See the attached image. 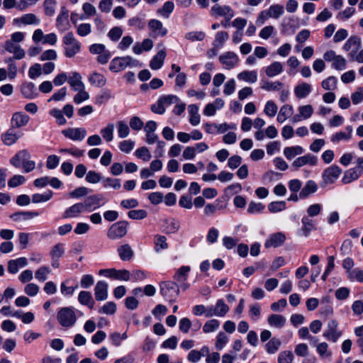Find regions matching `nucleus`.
<instances>
[{
    "instance_id": "40",
    "label": "nucleus",
    "mask_w": 363,
    "mask_h": 363,
    "mask_svg": "<svg viewBox=\"0 0 363 363\" xmlns=\"http://www.w3.org/2000/svg\"><path fill=\"white\" fill-rule=\"evenodd\" d=\"M361 174V172H358L356 168H352L347 170L342 179L343 184H350L353 181L357 180Z\"/></svg>"
},
{
    "instance_id": "57",
    "label": "nucleus",
    "mask_w": 363,
    "mask_h": 363,
    "mask_svg": "<svg viewBox=\"0 0 363 363\" xmlns=\"http://www.w3.org/2000/svg\"><path fill=\"white\" fill-rule=\"evenodd\" d=\"M294 356L291 351L284 350L281 352L277 358L278 363H291Z\"/></svg>"
},
{
    "instance_id": "42",
    "label": "nucleus",
    "mask_w": 363,
    "mask_h": 363,
    "mask_svg": "<svg viewBox=\"0 0 363 363\" xmlns=\"http://www.w3.org/2000/svg\"><path fill=\"white\" fill-rule=\"evenodd\" d=\"M190 114L189 121L192 125H197L200 123V115L199 114V107L195 104L189 105L188 107Z\"/></svg>"
},
{
    "instance_id": "44",
    "label": "nucleus",
    "mask_w": 363,
    "mask_h": 363,
    "mask_svg": "<svg viewBox=\"0 0 363 363\" xmlns=\"http://www.w3.org/2000/svg\"><path fill=\"white\" fill-rule=\"evenodd\" d=\"M214 308L217 317L225 316L230 310L229 306L224 302L223 299H219L217 301Z\"/></svg>"
},
{
    "instance_id": "43",
    "label": "nucleus",
    "mask_w": 363,
    "mask_h": 363,
    "mask_svg": "<svg viewBox=\"0 0 363 363\" xmlns=\"http://www.w3.org/2000/svg\"><path fill=\"white\" fill-rule=\"evenodd\" d=\"M283 86V84L279 81L269 82L268 80H262L261 89L267 91H279Z\"/></svg>"
},
{
    "instance_id": "45",
    "label": "nucleus",
    "mask_w": 363,
    "mask_h": 363,
    "mask_svg": "<svg viewBox=\"0 0 363 363\" xmlns=\"http://www.w3.org/2000/svg\"><path fill=\"white\" fill-rule=\"evenodd\" d=\"M115 125L112 123L107 124L106 127L102 128L100 131L103 138L108 143L111 142L113 139V131Z\"/></svg>"
},
{
    "instance_id": "16",
    "label": "nucleus",
    "mask_w": 363,
    "mask_h": 363,
    "mask_svg": "<svg viewBox=\"0 0 363 363\" xmlns=\"http://www.w3.org/2000/svg\"><path fill=\"white\" fill-rule=\"evenodd\" d=\"M211 14L215 16H223L229 21L233 17L234 12L229 6L216 4L211 8Z\"/></svg>"
},
{
    "instance_id": "34",
    "label": "nucleus",
    "mask_w": 363,
    "mask_h": 363,
    "mask_svg": "<svg viewBox=\"0 0 363 363\" xmlns=\"http://www.w3.org/2000/svg\"><path fill=\"white\" fill-rule=\"evenodd\" d=\"M78 301L82 305L86 306L91 309L94 308L95 303L91 294L86 291H82L79 294Z\"/></svg>"
},
{
    "instance_id": "58",
    "label": "nucleus",
    "mask_w": 363,
    "mask_h": 363,
    "mask_svg": "<svg viewBox=\"0 0 363 363\" xmlns=\"http://www.w3.org/2000/svg\"><path fill=\"white\" fill-rule=\"evenodd\" d=\"M154 242L156 251H159L160 249L165 250L168 247L167 238L164 235H156L154 238Z\"/></svg>"
},
{
    "instance_id": "59",
    "label": "nucleus",
    "mask_w": 363,
    "mask_h": 363,
    "mask_svg": "<svg viewBox=\"0 0 363 363\" xmlns=\"http://www.w3.org/2000/svg\"><path fill=\"white\" fill-rule=\"evenodd\" d=\"M286 202L284 201H273L269 203L268 209L271 213H278L286 209Z\"/></svg>"
},
{
    "instance_id": "17",
    "label": "nucleus",
    "mask_w": 363,
    "mask_h": 363,
    "mask_svg": "<svg viewBox=\"0 0 363 363\" xmlns=\"http://www.w3.org/2000/svg\"><path fill=\"white\" fill-rule=\"evenodd\" d=\"M219 60L227 69H233L239 62L238 55L233 52H226L220 55Z\"/></svg>"
},
{
    "instance_id": "6",
    "label": "nucleus",
    "mask_w": 363,
    "mask_h": 363,
    "mask_svg": "<svg viewBox=\"0 0 363 363\" xmlns=\"http://www.w3.org/2000/svg\"><path fill=\"white\" fill-rule=\"evenodd\" d=\"M138 62L130 56L117 57L113 58L109 65V69L113 72H119L124 70L127 67L134 66Z\"/></svg>"
},
{
    "instance_id": "7",
    "label": "nucleus",
    "mask_w": 363,
    "mask_h": 363,
    "mask_svg": "<svg viewBox=\"0 0 363 363\" xmlns=\"http://www.w3.org/2000/svg\"><path fill=\"white\" fill-rule=\"evenodd\" d=\"M128 223L127 221H118L108 229L107 237L111 240H118L123 238L127 233Z\"/></svg>"
},
{
    "instance_id": "27",
    "label": "nucleus",
    "mask_w": 363,
    "mask_h": 363,
    "mask_svg": "<svg viewBox=\"0 0 363 363\" xmlns=\"http://www.w3.org/2000/svg\"><path fill=\"white\" fill-rule=\"evenodd\" d=\"M166 52L164 49L160 50L151 60L150 67L152 69L157 70L160 69L166 57Z\"/></svg>"
},
{
    "instance_id": "22",
    "label": "nucleus",
    "mask_w": 363,
    "mask_h": 363,
    "mask_svg": "<svg viewBox=\"0 0 363 363\" xmlns=\"http://www.w3.org/2000/svg\"><path fill=\"white\" fill-rule=\"evenodd\" d=\"M68 84L74 91L85 88L84 84L82 82V77L77 72H72L69 74Z\"/></svg>"
},
{
    "instance_id": "35",
    "label": "nucleus",
    "mask_w": 363,
    "mask_h": 363,
    "mask_svg": "<svg viewBox=\"0 0 363 363\" xmlns=\"http://www.w3.org/2000/svg\"><path fill=\"white\" fill-rule=\"evenodd\" d=\"M281 341L279 338L274 337L271 338L264 345L266 352L269 354H275L280 348Z\"/></svg>"
},
{
    "instance_id": "56",
    "label": "nucleus",
    "mask_w": 363,
    "mask_h": 363,
    "mask_svg": "<svg viewBox=\"0 0 363 363\" xmlns=\"http://www.w3.org/2000/svg\"><path fill=\"white\" fill-rule=\"evenodd\" d=\"M220 326V322L216 319H211L205 323L203 326V331L209 333L216 331Z\"/></svg>"
},
{
    "instance_id": "49",
    "label": "nucleus",
    "mask_w": 363,
    "mask_h": 363,
    "mask_svg": "<svg viewBox=\"0 0 363 363\" xmlns=\"http://www.w3.org/2000/svg\"><path fill=\"white\" fill-rule=\"evenodd\" d=\"M103 186L104 188H112L113 189H119L121 187V179L107 177L102 179Z\"/></svg>"
},
{
    "instance_id": "12",
    "label": "nucleus",
    "mask_w": 363,
    "mask_h": 363,
    "mask_svg": "<svg viewBox=\"0 0 363 363\" xmlns=\"http://www.w3.org/2000/svg\"><path fill=\"white\" fill-rule=\"evenodd\" d=\"M65 252V244L57 243L54 245L50 252V255L51 257V265L54 268H58L60 267L59 259L61 258Z\"/></svg>"
},
{
    "instance_id": "9",
    "label": "nucleus",
    "mask_w": 363,
    "mask_h": 363,
    "mask_svg": "<svg viewBox=\"0 0 363 363\" xmlns=\"http://www.w3.org/2000/svg\"><path fill=\"white\" fill-rule=\"evenodd\" d=\"M100 275L106 277L113 278L118 280L128 281L130 279V272L126 269L117 270L116 269H105L99 271Z\"/></svg>"
},
{
    "instance_id": "48",
    "label": "nucleus",
    "mask_w": 363,
    "mask_h": 363,
    "mask_svg": "<svg viewBox=\"0 0 363 363\" xmlns=\"http://www.w3.org/2000/svg\"><path fill=\"white\" fill-rule=\"evenodd\" d=\"M228 34L225 31H220L216 34L215 40L213 45L216 48H220L224 45V43L228 40Z\"/></svg>"
},
{
    "instance_id": "47",
    "label": "nucleus",
    "mask_w": 363,
    "mask_h": 363,
    "mask_svg": "<svg viewBox=\"0 0 363 363\" xmlns=\"http://www.w3.org/2000/svg\"><path fill=\"white\" fill-rule=\"evenodd\" d=\"M174 9V4L172 1H166L163 6L157 10V13L164 16V18H169L170 13Z\"/></svg>"
},
{
    "instance_id": "64",
    "label": "nucleus",
    "mask_w": 363,
    "mask_h": 363,
    "mask_svg": "<svg viewBox=\"0 0 363 363\" xmlns=\"http://www.w3.org/2000/svg\"><path fill=\"white\" fill-rule=\"evenodd\" d=\"M123 35V29L121 27L115 26L112 28L108 33V37L112 41H118Z\"/></svg>"
},
{
    "instance_id": "62",
    "label": "nucleus",
    "mask_w": 363,
    "mask_h": 363,
    "mask_svg": "<svg viewBox=\"0 0 363 363\" xmlns=\"http://www.w3.org/2000/svg\"><path fill=\"white\" fill-rule=\"evenodd\" d=\"M113 98V95L111 94V91L108 89H104L103 90L100 94H99L96 97V104L101 105L111 99Z\"/></svg>"
},
{
    "instance_id": "54",
    "label": "nucleus",
    "mask_w": 363,
    "mask_h": 363,
    "mask_svg": "<svg viewBox=\"0 0 363 363\" xmlns=\"http://www.w3.org/2000/svg\"><path fill=\"white\" fill-rule=\"evenodd\" d=\"M50 272L48 267L42 266L35 271V279L39 281H44L48 279V276L50 274Z\"/></svg>"
},
{
    "instance_id": "37",
    "label": "nucleus",
    "mask_w": 363,
    "mask_h": 363,
    "mask_svg": "<svg viewBox=\"0 0 363 363\" xmlns=\"http://www.w3.org/2000/svg\"><path fill=\"white\" fill-rule=\"evenodd\" d=\"M283 71V66L279 62H274L265 69V73L269 77H273Z\"/></svg>"
},
{
    "instance_id": "53",
    "label": "nucleus",
    "mask_w": 363,
    "mask_h": 363,
    "mask_svg": "<svg viewBox=\"0 0 363 363\" xmlns=\"http://www.w3.org/2000/svg\"><path fill=\"white\" fill-rule=\"evenodd\" d=\"M118 135L120 138H125L130 133V128L128 124L123 121L117 122Z\"/></svg>"
},
{
    "instance_id": "50",
    "label": "nucleus",
    "mask_w": 363,
    "mask_h": 363,
    "mask_svg": "<svg viewBox=\"0 0 363 363\" xmlns=\"http://www.w3.org/2000/svg\"><path fill=\"white\" fill-rule=\"evenodd\" d=\"M52 195L53 193L52 191H47L43 194H34L32 196V201L35 203L45 202L50 200Z\"/></svg>"
},
{
    "instance_id": "33",
    "label": "nucleus",
    "mask_w": 363,
    "mask_h": 363,
    "mask_svg": "<svg viewBox=\"0 0 363 363\" xmlns=\"http://www.w3.org/2000/svg\"><path fill=\"white\" fill-rule=\"evenodd\" d=\"M39 216L37 211H18L10 216V218L15 221L31 219Z\"/></svg>"
},
{
    "instance_id": "39",
    "label": "nucleus",
    "mask_w": 363,
    "mask_h": 363,
    "mask_svg": "<svg viewBox=\"0 0 363 363\" xmlns=\"http://www.w3.org/2000/svg\"><path fill=\"white\" fill-rule=\"evenodd\" d=\"M267 321L271 326L281 328L285 325L286 318L281 315L272 314L268 317Z\"/></svg>"
},
{
    "instance_id": "8",
    "label": "nucleus",
    "mask_w": 363,
    "mask_h": 363,
    "mask_svg": "<svg viewBox=\"0 0 363 363\" xmlns=\"http://www.w3.org/2000/svg\"><path fill=\"white\" fill-rule=\"evenodd\" d=\"M82 203L85 211L91 212L104 206L106 199L102 194H96L88 196Z\"/></svg>"
},
{
    "instance_id": "10",
    "label": "nucleus",
    "mask_w": 363,
    "mask_h": 363,
    "mask_svg": "<svg viewBox=\"0 0 363 363\" xmlns=\"http://www.w3.org/2000/svg\"><path fill=\"white\" fill-rule=\"evenodd\" d=\"M62 135L74 141H82L86 135V130L84 128H68L62 130Z\"/></svg>"
},
{
    "instance_id": "55",
    "label": "nucleus",
    "mask_w": 363,
    "mask_h": 363,
    "mask_svg": "<svg viewBox=\"0 0 363 363\" xmlns=\"http://www.w3.org/2000/svg\"><path fill=\"white\" fill-rule=\"evenodd\" d=\"M135 156L143 160L145 162H148L151 158L152 155L147 147H140L138 148L135 152Z\"/></svg>"
},
{
    "instance_id": "26",
    "label": "nucleus",
    "mask_w": 363,
    "mask_h": 363,
    "mask_svg": "<svg viewBox=\"0 0 363 363\" xmlns=\"http://www.w3.org/2000/svg\"><path fill=\"white\" fill-rule=\"evenodd\" d=\"M362 46L361 38L357 35L350 36L343 46V49L346 51L354 50L357 52Z\"/></svg>"
},
{
    "instance_id": "13",
    "label": "nucleus",
    "mask_w": 363,
    "mask_h": 363,
    "mask_svg": "<svg viewBox=\"0 0 363 363\" xmlns=\"http://www.w3.org/2000/svg\"><path fill=\"white\" fill-rule=\"evenodd\" d=\"M148 28L151 32V36L164 37L167 33V29L163 26L162 23L157 19H151L147 24Z\"/></svg>"
},
{
    "instance_id": "14",
    "label": "nucleus",
    "mask_w": 363,
    "mask_h": 363,
    "mask_svg": "<svg viewBox=\"0 0 363 363\" xmlns=\"http://www.w3.org/2000/svg\"><path fill=\"white\" fill-rule=\"evenodd\" d=\"M286 239L285 234L281 232L270 234L264 242V247L266 248H277L282 245L286 241Z\"/></svg>"
},
{
    "instance_id": "23",
    "label": "nucleus",
    "mask_w": 363,
    "mask_h": 363,
    "mask_svg": "<svg viewBox=\"0 0 363 363\" xmlns=\"http://www.w3.org/2000/svg\"><path fill=\"white\" fill-rule=\"evenodd\" d=\"M29 116L22 112H16L11 118V126L14 128H19L25 126L29 121Z\"/></svg>"
},
{
    "instance_id": "4",
    "label": "nucleus",
    "mask_w": 363,
    "mask_h": 363,
    "mask_svg": "<svg viewBox=\"0 0 363 363\" xmlns=\"http://www.w3.org/2000/svg\"><path fill=\"white\" fill-rule=\"evenodd\" d=\"M59 323L65 328H69L77 321V315L74 311L70 307H64L59 310L57 315Z\"/></svg>"
},
{
    "instance_id": "1",
    "label": "nucleus",
    "mask_w": 363,
    "mask_h": 363,
    "mask_svg": "<svg viewBox=\"0 0 363 363\" xmlns=\"http://www.w3.org/2000/svg\"><path fill=\"white\" fill-rule=\"evenodd\" d=\"M30 155L26 150L18 152L11 160L10 163L15 167H20L22 164L23 171L28 173L35 167V162L30 160Z\"/></svg>"
},
{
    "instance_id": "2",
    "label": "nucleus",
    "mask_w": 363,
    "mask_h": 363,
    "mask_svg": "<svg viewBox=\"0 0 363 363\" xmlns=\"http://www.w3.org/2000/svg\"><path fill=\"white\" fill-rule=\"evenodd\" d=\"M65 45L64 54L67 57H73L81 50V43L72 32L67 33L62 38Z\"/></svg>"
},
{
    "instance_id": "29",
    "label": "nucleus",
    "mask_w": 363,
    "mask_h": 363,
    "mask_svg": "<svg viewBox=\"0 0 363 363\" xmlns=\"http://www.w3.org/2000/svg\"><path fill=\"white\" fill-rule=\"evenodd\" d=\"M294 113V108L291 105L284 104L280 108L277 120L279 123H283L287 118H290Z\"/></svg>"
},
{
    "instance_id": "31",
    "label": "nucleus",
    "mask_w": 363,
    "mask_h": 363,
    "mask_svg": "<svg viewBox=\"0 0 363 363\" xmlns=\"http://www.w3.org/2000/svg\"><path fill=\"white\" fill-rule=\"evenodd\" d=\"M21 93L23 96L32 99L38 96L35 84L32 82L25 83L21 86Z\"/></svg>"
},
{
    "instance_id": "46",
    "label": "nucleus",
    "mask_w": 363,
    "mask_h": 363,
    "mask_svg": "<svg viewBox=\"0 0 363 363\" xmlns=\"http://www.w3.org/2000/svg\"><path fill=\"white\" fill-rule=\"evenodd\" d=\"M19 136L12 129H9L2 135V141L6 145H11L16 142Z\"/></svg>"
},
{
    "instance_id": "36",
    "label": "nucleus",
    "mask_w": 363,
    "mask_h": 363,
    "mask_svg": "<svg viewBox=\"0 0 363 363\" xmlns=\"http://www.w3.org/2000/svg\"><path fill=\"white\" fill-rule=\"evenodd\" d=\"M318 189V186L313 180L308 181L303 188L301 189L299 197L300 199H306L310 194L315 193Z\"/></svg>"
},
{
    "instance_id": "25",
    "label": "nucleus",
    "mask_w": 363,
    "mask_h": 363,
    "mask_svg": "<svg viewBox=\"0 0 363 363\" xmlns=\"http://www.w3.org/2000/svg\"><path fill=\"white\" fill-rule=\"evenodd\" d=\"M312 91L311 85L306 82H301L294 88V94L298 99L306 98Z\"/></svg>"
},
{
    "instance_id": "5",
    "label": "nucleus",
    "mask_w": 363,
    "mask_h": 363,
    "mask_svg": "<svg viewBox=\"0 0 363 363\" xmlns=\"http://www.w3.org/2000/svg\"><path fill=\"white\" fill-rule=\"evenodd\" d=\"M342 173V169L337 165H331L323 170L322 173L321 186L334 184Z\"/></svg>"
},
{
    "instance_id": "41",
    "label": "nucleus",
    "mask_w": 363,
    "mask_h": 363,
    "mask_svg": "<svg viewBox=\"0 0 363 363\" xmlns=\"http://www.w3.org/2000/svg\"><path fill=\"white\" fill-rule=\"evenodd\" d=\"M304 152L301 146H292L285 147L284 150V155L288 160H291L296 155H301Z\"/></svg>"
},
{
    "instance_id": "11",
    "label": "nucleus",
    "mask_w": 363,
    "mask_h": 363,
    "mask_svg": "<svg viewBox=\"0 0 363 363\" xmlns=\"http://www.w3.org/2000/svg\"><path fill=\"white\" fill-rule=\"evenodd\" d=\"M337 322L335 320H329L327 329L323 332V337L329 341L335 342L341 336V332L337 330Z\"/></svg>"
},
{
    "instance_id": "30",
    "label": "nucleus",
    "mask_w": 363,
    "mask_h": 363,
    "mask_svg": "<svg viewBox=\"0 0 363 363\" xmlns=\"http://www.w3.org/2000/svg\"><path fill=\"white\" fill-rule=\"evenodd\" d=\"M190 271L191 267L189 266H182L179 268L174 275V282L177 284L186 282Z\"/></svg>"
},
{
    "instance_id": "20",
    "label": "nucleus",
    "mask_w": 363,
    "mask_h": 363,
    "mask_svg": "<svg viewBox=\"0 0 363 363\" xmlns=\"http://www.w3.org/2000/svg\"><path fill=\"white\" fill-rule=\"evenodd\" d=\"M85 211L82 202L77 203L67 208L62 214L63 218H72L79 216L81 213Z\"/></svg>"
},
{
    "instance_id": "18",
    "label": "nucleus",
    "mask_w": 363,
    "mask_h": 363,
    "mask_svg": "<svg viewBox=\"0 0 363 363\" xmlns=\"http://www.w3.org/2000/svg\"><path fill=\"white\" fill-rule=\"evenodd\" d=\"M68 16L69 11L65 6H62L56 19V26L59 30L64 32L70 28Z\"/></svg>"
},
{
    "instance_id": "28",
    "label": "nucleus",
    "mask_w": 363,
    "mask_h": 363,
    "mask_svg": "<svg viewBox=\"0 0 363 363\" xmlns=\"http://www.w3.org/2000/svg\"><path fill=\"white\" fill-rule=\"evenodd\" d=\"M89 82L91 85L101 88L106 84L107 80L102 74L94 72L89 75Z\"/></svg>"
},
{
    "instance_id": "51",
    "label": "nucleus",
    "mask_w": 363,
    "mask_h": 363,
    "mask_svg": "<svg viewBox=\"0 0 363 363\" xmlns=\"http://www.w3.org/2000/svg\"><path fill=\"white\" fill-rule=\"evenodd\" d=\"M14 21H20L21 23L26 25H38L40 23V20L37 18L36 16L33 13L24 14L21 17L20 19H15Z\"/></svg>"
},
{
    "instance_id": "32",
    "label": "nucleus",
    "mask_w": 363,
    "mask_h": 363,
    "mask_svg": "<svg viewBox=\"0 0 363 363\" xmlns=\"http://www.w3.org/2000/svg\"><path fill=\"white\" fill-rule=\"evenodd\" d=\"M117 252L120 258L123 261L130 260L134 255L133 250L128 244H125L118 247L117 249Z\"/></svg>"
},
{
    "instance_id": "21",
    "label": "nucleus",
    "mask_w": 363,
    "mask_h": 363,
    "mask_svg": "<svg viewBox=\"0 0 363 363\" xmlns=\"http://www.w3.org/2000/svg\"><path fill=\"white\" fill-rule=\"evenodd\" d=\"M108 284L104 281H99L94 287L95 298L98 301H105L108 298Z\"/></svg>"
},
{
    "instance_id": "38",
    "label": "nucleus",
    "mask_w": 363,
    "mask_h": 363,
    "mask_svg": "<svg viewBox=\"0 0 363 363\" xmlns=\"http://www.w3.org/2000/svg\"><path fill=\"white\" fill-rule=\"evenodd\" d=\"M240 80H243L246 82L253 84L257 80V74L255 70L252 71H243L239 73L237 76Z\"/></svg>"
},
{
    "instance_id": "19",
    "label": "nucleus",
    "mask_w": 363,
    "mask_h": 363,
    "mask_svg": "<svg viewBox=\"0 0 363 363\" xmlns=\"http://www.w3.org/2000/svg\"><path fill=\"white\" fill-rule=\"evenodd\" d=\"M302 228L298 232V235L308 237L311 232L316 229L314 220L308 216H303L301 219Z\"/></svg>"
},
{
    "instance_id": "3",
    "label": "nucleus",
    "mask_w": 363,
    "mask_h": 363,
    "mask_svg": "<svg viewBox=\"0 0 363 363\" xmlns=\"http://www.w3.org/2000/svg\"><path fill=\"white\" fill-rule=\"evenodd\" d=\"M161 295L164 299L172 302L179 296L180 288L178 284L172 281H162L160 284Z\"/></svg>"
},
{
    "instance_id": "24",
    "label": "nucleus",
    "mask_w": 363,
    "mask_h": 363,
    "mask_svg": "<svg viewBox=\"0 0 363 363\" xmlns=\"http://www.w3.org/2000/svg\"><path fill=\"white\" fill-rule=\"evenodd\" d=\"M28 260L26 257H19L16 259L9 260L8 262V271L11 274H16L19 268L27 266Z\"/></svg>"
},
{
    "instance_id": "15",
    "label": "nucleus",
    "mask_w": 363,
    "mask_h": 363,
    "mask_svg": "<svg viewBox=\"0 0 363 363\" xmlns=\"http://www.w3.org/2000/svg\"><path fill=\"white\" fill-rule=\"evenodd\" d=\"M318 163V158L316 156L311 154H306L296 158L292 163L291 167L295 169H298L304 165L309 164L315 166Z\"/></svg>"
},
{
    "instance_id": "60",
    "label": "nucleus",
    "mask_w": 363,
    "mask_h": 363,
    "mask_svg": "<svg viewBox=\"0 0 363 363\" xmlns=\"http://www.w3.org/2000/svg\"><path fill=\"white\" fill-rule=\"evenodd\" d=\"M337 78L331 76L323 80L321 86L325 90H334L337 88Z\"/></svg>"
},
{
    "instance_id": "63",
    "label": "nucleus",
    "mask_w": 363,
    "mask_h": 363,
    "mask_svg": "<svg viewBox=\"0 0 363 363\" xmlns=\"http://www.w3.org/2000/svg\"><path fill=\"white\" fill-rule=\"evenodd\" d=\"M278 107L273 101H267L264 112L269 117H274L277 113Z\"/></svg>"
},
{
    "instance_id": "61",
    "label": "nucleus",
    "mask_w": 363,
    "mask_h": 363,
    "mask_svg": "<svg viewBox=\"0 0 363 363\" xmlns=\"http://www.w3.org/2000/svg\"><path fill=\"white\" fill-rule=\"evenodd\" d=\"M56 4L55 0H45L43 6L45 15L52 16L55 14Z\"/></svg>"
},
{
    "instance_id": "52",
    "label": "nucleus",
    "mask_w": 363,
    "mask_h": 363,
    "mask_svg": "<svg viewBox=\"0 0 363 363\" xmlns=\"http://www.w3.org/2000/svg\"><path fill=\"white\" fill-rule=\"evenodd\" d=\"M270 18H278L284 13V6L280 4L271 6L267 10Z\"/></svg>"
}]
</instances>
